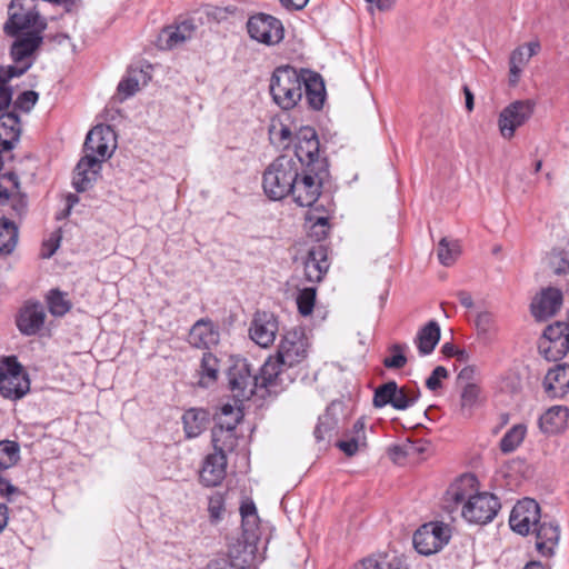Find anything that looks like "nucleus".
<instances>
[{
  "label": "nucleus",
  "mask_w": 569,
  "mask_h": 569,
  "mask_svg": "<svg viewBox=\"0 0 569 569\" xmlns=\"http://www.w3.org/2000/svg\"><path fill=\"white\" fill-rule=\"evenodd\" d=\"M478 481L473 475H463L447 490L449 500L462 503L461 516L473 525L491 522L501 508L498 497L490 492H475Z\"/></svg>",
  "instance_id": "1"
},
{
  "label": "nucleus",
  "mask_w": 569,
  "mask_h": 569,
  "mask_svg": "<svg viewBox=\"0 0 569 569\" xmlns=\"http://www.w3.org/2000/svg\"><path fill=\"white\" fill-rule=\"evenodd\" d=\"M307 357V340L301 331H288L281 339L274 357L262 365L264 381L273 391H283L295 380L289 370Z\"/></svg>",
  "instance_id": "2"
},
{
  "label": "nucleus",
  "mask_w": 569,
  "mask_h": 569,
  "mask_svg": "<svg viewBox=\"0 0 569 569\" xmlns=\"http://www.w3.org/2000/svg\"><path fill=\"white\" fill-rule=\"evenodd\" d=\"M44 31L23 32L14 37L10 48V56L16 66H0V112L7 109L12 101V89L8 84L14 77L24 74L33 64V56L43 43Z\"/></svg>",
  "instance_id": "3"
},
{
  "label": "nucleus",
  "mask_w": 569,
  "mask_h": 569,
  "mask_svg": "<svg viewBox=\"0 0 569 569\" xmlns=\"http://www.w3.org/2000/svg\"><path fill=\"white\" fill-rule=\"evenodd\" d=\"M263 376L262 367L257 375L252 373L246 360L236 362L228 370V383L233 399L242 402L249 400L253 395L260 398L279 395L281 391H273L268 381H264Z\"/></svg>",
  "instance_id": "4"
},
{
  "label": "nucleus",
  "mask_w": 569,
  "mask_h": 569,
  "mask_svg": "<svg viewBox=\"0 0 569 569\" xmlns=\"http://www.w3.org/2000/svg\"><path fill=\"white\" fill-rule=\"evenodd\" d=\"M300 167L293 157L287 154L276 158L264 170L262 188L271 200H282L290 194L299 177Z\"/></svg>",
  "instance_id": "5"
},
{
  "label": "nucleus",
  "mask_w": 569,
  "mask_h": 569,
  "mask_svg": "<svg viewBox=\"0 0 569 569\" xmlns=\"http://www.w3.org/2000/svg\"><path fill=\"white\" fill-rule=\"evenodd\" d=\"M303 70L289 64L277 67L269 80L273 102L282 110H291L302 98Z\"/></svg>",
  "instance_id": "6"
},
{
  "label": "nucleus",
  "mask_w": 569,
  "mask_h": 569,
  "mask_svg": "<svg viewBox=\"0 0 569 569\" xmlns=\"http://www.w3.org/2000/svg\"><path fill=\"white\" fill-rule=\"evenodd\" d=\"M47 27V19L40 14L33 0H11L8 6V19L3 24V32L8 37L44 31Z\"/></svg>",
  "instance_id": "7"
},
{
  "label": "nucleus",
  "mask_w": 569,
  "mask_h": 569,
  "mask_svg": "<svg viewBox=\"0 0 569 569\" xmlns=\"http://www.w3.org/2000/svg\"><path fill=\"white\" fill-rule=\"evenodd\" d=\"M329 177V168L322 172L311 167H300L299 177L289 196L300 207H312L321 194L325 180Z\"/></svg>",
  "instance_id": "8"
},
{
  "label": "nucleus",
  "mask_w": 569,
  "mask_h": 569,
  "mask_svg": "<svg viewBox=\"0 0 569 569\" xmlns=\"http://www.w3.org/2000/svg\"><path fill=\"white\" fill-rule=\"evenodd\" d=\"M320 142L316 130L301 127L295 134V160L299 167L316 168L320 172L329 168L328 160L319 154Z\"/></svg>",
  "instance_id": "9"
},
{
  "label": "nucleus",
  "mask_w": 569,
  "mask_h": 569,
  "mask_svg": "<svg viewBox=\"0 0 569 569\" xmlns=\"http://www.w3.org/2000/svg\"><path fill=\"white\" fill-rule=\"evenodd\" d=\"M30 389V380L16 357H8L0 366V393L8 399H20Z\"/></svg>",
  "instance_id": "10"
},
{
  "label": "nucleus",
  "mask_w": 569,
  "mask_h": 569,
  "mask_svg": "<svg viewBox=\"0 0 569 569\" xmlns=\"http://www.w3.org/2000/svg\"><path fill=\"white\" fill-rule=\"evenodd\" d=\"M451 538V528L441 521L422 525L413 535L415 549L423 556L439 552Z\"/></svg>",
  "instance_id": "11"
},
{
  "label": "nucleus",
  "mask_w": 569,
  "mask_h": 569,
  "mask_svg": "<svg viewBox=\"0 0 569 569\" xmlns=\"http://www.w3.org/2000/svg\"><path fill=\"white\" fill-rule=\"evenodd\" d=\"M539 352L548 361L562 359L569 351V310L566 321L549 325L539 342Z\"/></svg>",
  "instance_id": "12"
},
{
  "label": "nucleus",
  "mask_w": 569,
  "mask_h": 569,
  "mask_svg": "<svg viewBox=\"0 0 569 569\" xmlns=\"http://www.w3.org/2000/svg\"><path fill=\"white\" fill-rule=\"evenodd\" d=\"M536 109L531 99L516 100L505 107L499 113V132L505 139H512L516 130L527 123Z\"/></svg>",
  "instance_id": "13"
},
{
  "label": "nucleus",
  "mask_w": 569,
  "mask_h": 569,
  "mask_svg": "<svg viewBox=\"0 0 569 569\" xmlns=\"http://www.w3.org/2000/svg\"><path fill=\"white\" fill-rule=\"evenodd\" d=\"M247 30L251 39L267 46L278 44L284 37L281 21L267 13H257L250 17Z\"/></svg>",
  "instance_id": "14"
},
{
  "label": "nucleus",
  "mask_w": 569,
  "mask_h": 569,
  "mask_svg": "<svg viewBox=\"0 0 569 569\" xmlns=\"http://www.w3.org/2000/svg\"><path fill=\"white\" fill-rule=\"evenodd\" d=\"M116 148L114 131L110 126L99 124L92 128L83 144L84 156L97 157L99 164L108 159Z\"/></svg>",
  "instance_id": "15"
},
{
  "label": "nucleus",
  "mask_w": 569,
  "mask_h": 569,
  "mask_svg": "<svg viewBox=\"0 0 569 569\" xmlns=\"http://www.w3.org/2000/svg\"><path fill=\"white\" fill-rule=\"evenodd\" d=\"M540 521V507L530 498L518 501L511 510L509 525L510 528L521 535L527 536Z\"/></svg>",
  "instance_id": "16"
},
{
  "label": "nucleus",
  "mask_w": 569,
  "mask_h": 569,
  "mask_svg": "<svg viewBox=\"0 0 569 569\" xmlns=\"http://www.w3.org/2000/svg\"><path fill=\"white\" fill-rule=\"evenodd\" d=\"M278 330V320L273 313L257 311L251 321L249 335L258 346L268 348L274 342Z\"/></svg>",
  "instance_id": "17"
},
{
  "label": "nucleus",
  "mask_w": 569,
  "mask_h": 569,
  "mask_svg": "<svg viewBox=\"0 0 569 569\" xmlns=\"http://www.w3.org/2000/svg\"><path fill=\"white\" fill-rule=\"evenodd\" d=\"M562 291L555 287H547L536 295L531 302V313L539 320L545 321L553 317L562 307Z\"/></svg>",
  "instance_id": "18"
},
{
  "label": "nucleus",
  "mask_w": 569,
  "mask_h": 569,
  "mask_svg": "<svg viewBox=\"0 0 569 569\" xmlns=\"http://www.w3.org/2000/svg\"><path fill=\"white\" fill-rule=\"evenodd\" d=\"M46 317L44 307L40 302L28 301L20 309L16 323L22 335L34 336L42 329Z\"/></svg>",
  "instance_id": "19"
},
{
  "label": "nucleus",
  "mask_w": 569,
  "mask_h": 569,
  "mask_svg": "<svg viewBox=\"0 0 569 569\" xmlns=\"http://www.w3.org/2000/svg\"><path fill=\"white\" fill-rule=\"evenodd\" d=\"M227 456L226 453L213 452L207 456L200 471V481L206 487H216L226 477Z\"/></svg>",
  "instance_id": "20"
},
{
  "label": "nucleus",
  "mask_w": 569,
  "mask_h": 569,
  "mask_svg": "<svg viewBox=\"0 0 569 569\" xmlns=\"http://www.w3.org/2000/svg\"><path fill=\"white\" fill-rule=\"evenodd\" d=\"M543 388L549 398H562L569 392V366L557 365L548 370L543 379Z\"/></svg>",
  "instance_id": "21"
},
{
  "label": "nucleus",
  "mask_w": 569,
  "mask_h": 569,
  "mask_svg": "<svg viewBox=\"0 0 569 569\" xmlns=\"http://www.w3.org/2000/svg\"><path fill=\"white\" fill-rule=\"evenodd\" d=\"M327 249L319 244L312 247L303 263L305 278L309 282H319L328 271Z\"/></svg>",
  "instance_id": "22"
},
{
  "label": "nucleus",
  "mask_w": 569,
  "mask_h": 569,
  "mask_svg": "<svg viewBox=\"0 0 569 569\" xmlns=\"http://www.w3.org/2000/svg\"><path fill=\"white\" fill-rule=\"evenodd\" d=\"M188 341L194 348L209 349L218 345L219 331L211 320L200 319L191 327Z\"/></svg>",
  "instance_id": "23"
},
{
  "label": "nucleus",
  "mask_w": 569,
  "mask_h": 569,
  "mask_svg": "<svg viewBox=\"0 0 569 569\" xmlns=\"http://www.w3.org/2000/svg\"><path fill=\"white\" fill-rule=\"evenodd\" d=\"M99 168V159L97 157L83 156L78 162L73 179L72 186L78 192H83L89 189L92 182L96 180V176L98 173L96 168Z\"/></svg>",
  "instance_id": "24"
},
{
  "label": "nucleus",
  "mask_w": 569,
  "mask_h": 569,
  "mask_svg": "<svg viewBox=\"0 0 569 569\" xmlns=\"http://www.w3.org/2000/svg\"><path fill=\"white\" fill-rule=\"evenodd\" d=\"M532 532L536 533V548L546 557L553 555V549L559 542L560 530L559 526L552 522L539 521Z\"/></svg>",
  "instance_id": "25"
},
{
  "label": "nucleus",
  "mask_w": 569,
  "mask_h": 569,
  "mask_svg": "<svg viewBox=\"0 0 569 569\" xmlns=\"http://www.w3.org/2000/svg\"><path fill=\"white\" fill-rule=\"evenodd\" d=\"M303 89L308 104L313 110H320L326 99V88L322 78L318 73L305 69L302 90Z\"/></svg>",
  "instance_id": "26"
},
{
  "label": "nucleus",
  "mask_w": 569,
  "mask_h": 569,
  "mask_svg": "<svg viewBox=\"0 0 569 569\" xmlns=\"http://www.w3.org/2000/svg\"><path fill=\"white\" fill-rule=\"evenodd\" d=\"M20 118L14 112L0 114V151H10L20 137Z\"/></svg>",
  "instance_id": "27"
},
{
  "label": "nucleus",
  "mask_w": 569,
  "mask_h": 569,
  "mask_svg": "<svg viewBox=\"0 0 569 569\" xmlns=\"http://www.w3.org/2000/svg\"><path fill=\"white\" fill-rule=\"evenodd\" d=\"M238 423L239 418L237 417L232 421L219 422L213 427L211 437L214 452L226 453L233 449L237 442L234 430Z\"/></svg>",
  "instance_id": "28"
},
{
  "label": "nucleus",
  "mask_w": 569,
  "mask_h": 569,
  "mask_svg": "<svg viewBox=\"0 0 569 569\" xmlns=\"http://www.w3.org/2000/svg\"><path fill=\"white\" fill-rule=\"evenodd\" d=\"M337 447L348 457L367 448L366 425L362 418L358 419L346 439L337 442Z\"/></svg>",
  "instance_id": "29"
},
{
  "label": "nucleus",
  "mask_w": 569,
  "mask_h": 569,
  "mask_svg": "<svg viewBox=\"0 0 569 569\" xmlns=\"http://www.w3.org/2000/svg\"><path fill=\"white\" fill-rule=\"evenodd\" d=\"M568 418L567 407L553 406L540 417L539 426L545 433H557L566 428Z\"/></svg>",
  "instance_id": "30"
},
{
  "label": "nucleus",
  "mask_w": 569,
  "mask_h": 569,
  "mask_svg": "<svg viewBox=\"0 0 569 569\" xmlns=\"http://www.w3.org/2000/svg\"><path fill=\"white\" fill-rule=\"evenodd\" d=\"M440 340V326L437 321L431 320L425 325L415 338V343L420 356L430 355Z\"/></svg>",
  "instance_id": "31"
},
{
  "label": "nucleus",
  "mask_w": 569,
  "mask_h": 569,
  "mask_svg": "<svg viewBox=\"0 0 569 569\" xmlns=\"http://www.w3.org/2000/svg\"><path fill=\"white\" fill-rule=\"evenodd\" d=\"M182 422L187 438H196L206 430L209 413L203 409L191 408L183 413Z\"/></svg>",
  "instance_id": "32"
},
{
  "label": "nucleus",
  "mask_w": 569,
  "mask_h": 569,
  "mask_svg": "<svg viewBox=\"0 0 569 569\" xmlns=\"http://www.w3.org/2000/svg\"><path fill=\"white\" fill-rule=\"evenodd\" d=\"M220 372V360L212 352H203L198 370V385L208 388L217 382Z\"/></svg>",
  "instance_id": "33"
},
{
  "label": "nucleus",
  "mask_w": 569,
  "mask_h": 569,
  "mask_svg": "<svg viewBox=\"0 0 569 569\" xmlns=\"http://www.w3.org/2000/svg\"><path fill=\"white\" fill-rule=\"evenodd\" d=\"M321 208H323L321 206ZM320 207L310 209L306 214V221L309 224V237L316 241L325 240L330 231L329 217L319 214Z\"/></svg>",
  "instance_id": "34"
},
{
  "label": "nucleus",
  "mask_w": 569,
  "mask_h": 569,
  "mask_svg": "<svg viewBox=\"0 0 569 569\" xmlns=\"http://www.w3.org/2000/svg\"><path fill=\"white\" fill-rule=\"evenodd\" d=\"M193 32L194 26L190 21H183L176 27H168L163 30V33L167 36V48L171 49L191 39Z\"/></svg>",
  "instance_id": "35"
},
{
  "label": "nucleus",
  "mask_w": 569,
  "mask_h": 569,
  "mask_svg": "<svg viewBox=\"0 0 569 569\" xmlns=\"http://www.w3.org/2000/svg\"><path fill=\"white\" fill-rule=\"evenodd\" d=\"M18 228L7 218L0 219V253L10 254L18 243Z\"/></svg>",
  "instance_id": "36"
},
{
  "label": "nucleus",
  "mask_w": 569,
  "mask_h": 569,
  "mask_svg": "<svg viewBox=\"0 0 569 569\" xmlns=\"http://www.w3.org/2000/svg\"><path fill=\"white\" fill-rule=\"evenodd\" d=\"M527 427L523 423L512 426L501 438L499 448L502 453L513 452L525 440Z\"/></svg>",
  "instance_id": "37"
},
{
  "label": "nucleus",
  "mask_w": 569,
  "mask_h": 569,
  "mask_svg": "<svg viewBox=\"0 0 569 569\" xmlns=\"http://www.w3.org/2000/svg\"><path fill=\"white\" fill-rule=\"evenodd\" d=\"M67 295L59 289H51L46 301L49 312L54 317H62L70 311L72 303L67 299Z\"/></svg>",
  "instance_id": "38"
},
{
  "label": "nucleus",
  "mask_w": 569,
  "mask_h": 569,
  "mask_svg": "<svg viewBox=\"0 0 569 569\" xmlns=\"http://www.w3.org/2000/svg\"><path fill=\"white\" fill-rule=\"evenodd\" d=\"M20 460V446L17 441H0V471L7 470Z\"/></svg>",
  "instance_id": "39"
},
{
  "label": "nucleus",
  "mask_w": 569,
  "mask_h": 569,
  "mask_svg": "<svg viewBox=\"0 0 569 569\" xmlns=\"http://www.w3.org/2000/svg\"><path fill=\"white\" fill-rule=\"evenodd\" d=\"M525 47L516 48L509 58V83L516 86L519 82L522 68L529 62Z\"/></svg>",
  "instance_id": "40"
},
{
  "label": "nucleus",
  "mask_w": 569,
  "mask_h": 569,
  "mask_svg": "<svg viewBox=\"0 0 569 569\" xmlns=\"http://www.w3.org/2000/svg\"><path fill=\"white\" fill-rule=\"evenodd\" d=\"M408 349V346L406 343H393L388 348L389 356L385 357L382 360L383 366L387 369L398 370L402 369L407 362L408 359L406 357V350Z\"/></svg>",
  "instance_id": "41"
},
{
  "label": "nucleus",
  "mask_w": 569,
  "mask_h": 569,
  "mask_svg": "<svg viewBox=\"0 0 569 569\" xmlns=\"http://www.w3.org/2000/svg\"><path fill=\"white\" fill-rule=\"evenodd\" d=\"M461 250L458 241H450L442 238L438 244L437 256L441 264L449 267L459 257Z\"/></svg>",
  "instance_id": "42"
},
{
  "label": "nucleus",
  "mask_w": 569,
  "mask_h": 569,
  "mask_svg": "<svg viewBox=\"0 0 569 569\" xmlns=\"http://www.w3.org/2000/svg\"><path fill=\"white\" fill-rule=\"evenodd\" d=\"M549 263L556 274H569V240L567 247L552 249L549 256Z\"/></svg>",
  "instance_id": "43"
},
{
  "label": "nucleus",
  "mask_w": 569,
  "mask_h": 569,
  "mask_svg": "<svg viewBox=\"0 0 569 569\" xmlns=\"http://www.w3.org/2000/svg\"><path fill=\"white\" fill-rule=\"evenodd\" d=\"M140 78L143 79V82H147V74L142 71H129L128 77L122 79L118 84V92L123 96V98H128L133 96L139 90V81Z\"/></svg>",
  "instance_id": "44"
},
{
  "label": "nucleus",
  "mask_w": 569,
  "mask_h": 569,
  "mask_svg": "<svg viewBox=\"0 0 569 569\" xmlns=\"http://www.w3.org/2000/svg\"><path fill=\"white\" fill-rule=\"evenodd\" d=\"M396 381L391 380L379 386L373 393L372 405L375 408H383L388 405L392 406L393 396L396 395Z\"/></svg>",
  "instance_id": "45"
},
{
  "label": "nucleus",
  "mask_w": 569,
  "mask_h": 569,
  "mask_svg": "<svg viewBox=\"0 0 569 569\" xmlns=\"http://www.w3.org/2000/svg\"><path fill=\"white\" fill-rule=\"evenodd\" d=\"M337 419L333 415L327 410L322 416L319 417L318 423L315 429V437L318 441L325 440L331 435L337 427Z\"/></svg>",
  "instance_id": "46"
},
{
  "label": "nucleus",
  "mask_w": 569,
  "mask_h": 569,
  "mask_svg": "<svg viewBox=\"0 0 569 569\" xmlns=\"http://www.w3.org/2000/svg\"><path fill=\"white\" fill-rule=\"evenodd\" d=\"M316 302V288L309 287L299 290L297 296L298 310L302 316H309L313 311Z\"/></svg>",
  "instance_id": "47"
},
{
  "label": "nucleus",
  "mask_w": 569,
  "mask_h": 569,
  "mask_svg": "<svg viewBox=\"0 0 569 569\" xmlns=\"http://www.w3.org/2000/svg\"><path fill=\"white\" fill-rule=\"evenodd\" d=\"M242 518V527L246 532H253L257 527L258 515L257 508L252 501L242 503L240 507ZM254 536V533H252Z\"/></svg>",
  "instance_id": "48"
},
{
  "label": "nucleus",
  "mask_w": 569,
  "mask_h": 569,
  "mask_svg": "<svg viewBox=\"0 0 569 569\" xmlns=\"http://www.w3.org/2000/svg\"><path fill=\"white\" fill-rule=\"evenodd\" d=\"M418 397V393H409L405 388H399L396 383V395L393 396V403L391 407L397 410H406L417 402Z\"/></svg>",
  "instance_id": "49"
},
{
  "label": "nucleus",
  "mask_w": 569,
  "mask_h": 569,
  "mask_svg": "<svg viewBox=\"0 0 569 569\" xmlns=\"http://www.w3.org/2000/svg\"><path fill=\"white\" fill-rule=\"evenodd\" d=\"M479 396V386L472 382H468L461 392V409L471 410L478 403Z\"/></svg>",
  "instance_id": "50"
},
{
  "label": "nucleus",
  "mask_w": 569,
  "mask_h": 569,
  "mask_svg": "<svg viewBox=\"0 0 569 569\" xmlns=\"http://www.w3.org/2000/svg\"><path fill=\"white\" fill-rule=\"evenodd\" d=\"M501 390L510 393L518 395L522 390V380L517 372H508L501 380Z\"/></svg>",
  "instance_id": "51"
},
{
  "label": "nucleus",
  "mask_w": 569,
  "mask_h": 569,
  "mask_svg": "<svg viewBox=\"0 0 569 569\" xmlns=\"http://www.w3.org/2000/svg\"><path fill=\"white\" fill-rule=\"evenodd\" d=\"M208 511L212 521H219L224 511V499L219 492L213 493L209 498Z\"/></svg>",
  "instance_id": "52"
},
{
  "label": "nucleus",
  "mask_w": 569,
  "mask_h": 569,
  "mask_svg": "<svg viewBox=\"0 0 569 569\" xmlns=\"http://www.w3.org/2000/svg\"><path fill=\"white\" fill-rule=\"evenodd\" d=\"M448 377V370L442 366H438L432 370L431 375L427 378L426 387L430 391H436L442 387L441 380L447 379Z\"/></svg>",
  "instance_id": "53"
},
{
  "label": "nucleus",
  "mask_w": 569,
  "mask_h": 569,
  "mask_svg": "<svg viewBox=\"0 0 569 569\" xmlns=\"http://www.w3.org/2000/svg\"><path fill=\"white\" fill-rule=\"evenodd\" d=\"M476 326L479 332L488 335L495 330V318L491 312L482 311L477 316Z\"/></svg>",
  "instance_id": "54"
},
{
  "label": "nucleus",
  "mask_w": 569,
  "mask_h": 569,
  "mask_svg": "<svg viewBox=\"0 0 569 569\" xmlns=\"http://www.w3.org/2000/svg\"><path fill=\"white\" fill-rule=\"evenodd\" d=\"M204 569H254L250 565H242L228 559H214L208 562Z\"/></svg>",
  "instance_id": "55"
},
{
  "label": "nucleus",
  "mask_w": 569,
  "mask_h": 569,
  "mask_svg": "<svg viewBox=\"0 0 569 569\" xmlns=\"http://www.w3.org/2000/svg\"><path fill=\"white\" fill-rule=\"evenodd\" d=\"M38 97L39 96L36 91H23L18 96L14 104L17 108L23 111H30L31 108L36 104Z\"/></svg>",
  "instance_id": "56"
},
{
  "label": "nucleus",
  "mask_w": 569,
  "mask_h": 569,
  "mask_svg": "<svg viewBox=\"0 0 569 569\" xmlns=\"http://www.w3.org/2000/svg\"><path fill=\"white\" fill-rule=\"evenodd\" d=\"M413 449H415V445H412V443L403 445V446L395 445L388 449V455L393 461L398 462L401 459H405L406 457L410 456L411 450H413Z\"/></svg>",
  "instance_id": "57"
},
{
  "label": "nucleus",
  "mask_w": 569,
  "mask_h": 569,
  "mask_svg": "<svg viewBox=\"0 0 569 569\" xmlns=\"http://www.w3.org/2000/svg\"><path fill=\"white\" fill-rule=\"evenodd\" d=\"M379 569H408L400 557L393 556L388 559L387 557L376 558Z\"/></svg>",
  "instance_id": "58"
},
{
  "label": "nucleus",
  "mask_w": 569,
  "mask_h": 569,
  "mask_svg": "<svg viewBox=\"0 0 569 569\" xmlns=\"http://www.w3.org/2000/svg\"><path fill=\"white\" fill-rule=\"evenodd\" d=\"M60 244V237H51L49 240L43 242V249L46 251L42 252L43 258H50L52 257L56 251L58 250Z\"/></svg>",
  "instance_id": "59"
},
{
  "label": "nucleus",
  "mask_w": 569,
  "mask_h": 569,
  "mask_svg": "<svg viewBox=\"0 0 569 569\" xmlns=\"http://www.w3.org/2000/svg\"><path fill=\"white\" fill-rule=\"evenodd\" d=\"M17 491L18 488L14 487L8 479L0 477V495L2 497H9Z\"/></svg>",
  "instance_id": "60"
},
{
  "label": "nucleus",
  "mask_w": 569,
  "mask_h": 569,
  "mask_svg": "<svg viewBox=\"0 0 569 569\" xmlns=\"http://www.w3.org/2000/svg\"><path fill=\"white\" fill-rule=\"evenodd\" d=\"M279 142L287 148L292 142V132L287 126H281L279 131Z\"/></svg>",
  "instance_id": "61"
},
{
  "label": "nucleus",
  "mask_w": 569,
  "mask_h": 569,
  "mask_svg": "<svg viewBox=\"0 0 569 569\" xmlns=\"http://www.w3.org/2000/svg\"><path fill=\"white\" fill-rule=\"evenodd\" d=\"M282 6L288 10H301L303 9L308 0H280Z\"/></svg>",
  "instance_id": "62"
},
{
  "label": "nucleus",
  "mask_w": 569,
  "mask_h": 569,
  "mask_svg": "<svg viewBox=\"0 0 569 569\" xmlns=\"http://www.w3.org/2000/svg\"><path fill=\"white\" fill-rule=\"evenodd\" d=\"M457 297L459 299V302L467 309H470L473 307V299L471 295L468 291H459L457 293Z\"/></svg>",
  "instance_id": "63"
},
{
  "label": "nucleus",
  "mask_w": 569,
  "mask_h": 569,
  "mask_svg": "<svg viewBox=\"0 0 569 569\" xmlns=\"http://www.w3.org/2000/svg\"><path fill=\"white\" fill-rule=\"evenodd\" d=\"M221 416L230 417L229 421H232L237 417L239 418V420L241 419L240 411L239 410L236 411L234 408L229 403L223 405L221 407Z\"/></svg>",
  "instance_id": "64"
}]
</instances>
